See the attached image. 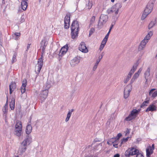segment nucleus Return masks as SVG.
I'll use <instances>...</instances> for the list:
<instances>
[{
	"mask_svg": "<svg viewBox=\"0 0 157 157\" xmlns=\"http://www.w3.org/2000/svg\"><path fill=\"white\" fill-rule=\"evenodd\" d=\"M79 28L78 21L76 20L73 21L71 26V34L72 39H75L78 36Z\"/></svg>",
	"mask_w": 157,
	"mask_h": 157,
	"instance_id": "f257e3e1",
	"label": "nucleus"
},
{
	"mask_svg": "<svg viewBox=\"0 0 157 157\" xmlns=\"http://www.w3.org/2000/svg\"><path fill=\"white\" fill-rule=\"evenodd\" d=\"M122 7L121 4L118 3L112 6V13L113 16L112 17V20L117 21L119 17L120 13L119 11Z\"/></svg>",
	"mask_w": 157,
	"mask_h": 157,
	"instance_id": "f03ea898",
	"label": "nucleus"
},
{
	"mask_svg": "<svg viewBox=\"0 0 157 157\" xmlns=\"http://www.w3.org/2000/svg\"><path fill=\"white\" fill-rule=\"evenodd\" d=\"M125 155L127 157L133 155H135L136 157H144L141 153L139 152L138 149L134 147L129 148L125 151Z\"/></svg>",
	"mask_w": 157,
	"mask_h": 157,
	"instance_id": "7ed1b4c3",
	"label": "nucleus"
},
{
	"mask_svg": "<svg viewBox=\"0 0 157 157\" xmlns=\"http://www.w3.org/2000/svg\"><path fill=\"white\" fill-rule=\"evenodd\" d=\"M153 7V4L152 2H150L148 3L141 17L142 20H144L147 15L151 12Z\"/></svg>",
	"mask_w": 157,
	"mask_h": 157,
	"instance_id": "20e7f679",
	"label": "nucleus"
},
{
	"mask_svg": "<svg viewBox=\"0 0 157 157\" xmlns=\"http://www.w3.org/2000/svg\"><path fill=\"white\" fill-rule=\"evenodd\" d=\"M15 134L18 136H20L22 134V126L21 122L19 120H17L15 125L14 129Z\"/></svg>",
	"mask_w": 157,
	"mask_h": 157,
	"instance_id": "39448f33",
	"label": "nucleus"
},
{
	"mask_svg": "<svg viewBox=\"0 0 157 157\" xmlns=\"http://www.w3.org/2000/svg\"><path fill=\"white\" fill-rule=\"evenodd\" d=\"M108 16L107 15L102 14L100 17L98 21V27L99 29L101 28L108 21Z\"/></svg>",
	"mask_w": 157,
	"mask_h": 157,
	"instance_id": "423d86ee",
	"label": "nucleus"
},
{
	"mask_svg": "<svg viewBox=\"0 0 157 157\" xmlns=\"http://www.w3.org/2000/svg\"><path fill=\"white\" fill-rule=\"evenodd\" d=\"M140 111V109L138 110L136 109H133L131 111L130 113L128 115V116L126 117L125 120L127 121H130L135 119L138 113Z\"/></svg>",
	"mask_w": 157,
	"mask_h": 157,
	"instance_id": "0eeeda50",
	"label": "nucleus"
},
{
	"mask_svg": "<svg viewBox=\"0 0 157 157\" xmlns=\"http://www.w3.org/2000/svg\"><path fill=\"white\" fill-rule=\"evenodd\" d=\"M43 54H42L41 57L39 58L37 61V67L35 71L37 74L36 77V78L40 72V70L41 69L43 64Z\"/></svg>",
	"mask_w": 157,
	"mask_h": 157,
	"instance_id": "6e6552de",
	"label": "nucleus"
},
{
	"mask_svg": "<svg viewBox=\"0 0 157 157\" xmlns=\"http://www.w3.org/2000/svg\"><path fill=\"white\" fill-rule=\"evenodd\" d=\"M28 144L25 142L22 141L21 143L18 150V152L20 155H21L27 149V147Z\"/></svg>",
	"mask_w": 157,
	"mask_h": 157,
	"instance_id": "1a4fd4ad",
	"label": "nucleus"
},
{
	"mask_svg": "<svg viewBox=\"0 0 157 157\" xmlns=\"http://www.w3.org/2000/svg\"><path fill=\"white\" fill-rule=\"evenodd\" d=\"M132 90V85H128L125 87L124 92V98L125 99H126L128 97Z\"/></svg>",
	"mask_w": 157,
	"mask_h": 157,
	"instance_id": "9d476101",
	"label": "nucleus"
},
{
	"mask_svg": "<svg viewBox=\"0 0 157 157\" xmlns=\"http://www.w3.org/2000/svg\"><path fill=\"white\" fill-rule=\"evenodd\" d=\"M48 91L47 90H44L40 92V100L44 101L47 97Z\"/></svg>",
	"mask_w": 157,
	"mask_h": 157,
	"instance_id": "9b49d317",
	"label": "nucleus"
},
{
	"mask_svg": "<svg viewBox=\"0 0 157 157\" xmlns=\"http://www.w3.org/2000/svg\"><path fill=\"white\" fill-rule=\"evenodd\" d=\"M150 67H148L147 70L144 73V78L146 80L145 84L147 83V81L151 79L150 76Z\"/></svg>",
	"mask_w": 157,
	"mask_h": 157,
	"instance_id": "f8f14e48",
	"label": "nucleus"
},
{
	"mask_svg": "<svg viewBox=\"0 0 157 157\" xmlns=\"http://www.w3.org/2000/svg\"><path fill=\"white\" fill-rule=\"evenodd\" d=\"M48 44V42L46 39L43 40L40 43V48H42V51L41 53L43 54L44 52L46 47Z\"/></svg>",
	"mask_w": 157,
	"mask_h": 157,
	"instance_id": "ddd939ff",
	"label": "nucleus"
},
{
	"mask_svg": "<svg viewBox=\"0 0 157 157\" xmlns=\"http://www.w3.org/2000/svg\"><path fill=\"white\" fill-rule=\"evenodd\" d=\"M80 62V59L77 57H75L71 60L70 64L72 67H74L78 64Z\"/></svg>",
	"mask_w": 157,
	"mask_h": 157,
	"instance_id": "4468645a",
	"label": "nucleus"
},
{
	"mask_svg": "<svg viewBox=\"0 0 157 157\" xmlns=\"http://www.w3.org/2000/svg\"><path fill=\"white\" fill-rule=\"evenodd\" d=\"M79 48V50L83 52L87 53L88 52V50L84 42L81 43Z\"/></svg>",
	"mask_w": 157,
	"mask_h": 157,
	"instance_id": "2eb2a0df",
	"label": "nucleus"
},
{
	"mask_svg": "<svg viewBox=\"0 0 157 157\" xmlns=\"http://www.w3.org/2000/svg\"><path fill=\"white\" fill-rule=\"evenodd\" d=\"M147 40H145V39H143L141 42L140 44L139 45L138 48V50L139 51H141L145 48L146 44L147 43Z\"/></svg>",
	"mask_w": 157,
	"mask_h": 157,
	"instance_id": "dca6fc26",
	"label": "nucleus"
},
{
	"mask_svg": "<svg viewBox=\"0 0 157 157\" xmlns=\"http://www.w3.org/2000/svg\"><path fill=\"white\" fill-rule=\"evenodd\" d=\"M27 81L26 79H24L21 87V92L22 94L24 93L25 91V87L27 85Z\"/></svg>",
	"mask_w": 157,
	"mask_h": 157,
	"instance_id": "f3484780",
	"label": "nucleus"
},
{
	"mask_svg": "<svg viewBox=\"0 0 157 157\" xmlns=\"http://www.w3.org/2000/svg\"><path fill=\"white\" fill-rule=\"evenodd\" d=\"M32 139L31 135L30 134H27L25 139L23 141L25 142L29 145L31 142Z\"/></svg>",
	"mask_w": 157,
	"mask_h": 157,
	"instance_id": "a211bd4d",
	"label": "nucleus"
},
{
	"mask_svg": "<svg viewBox=\"0 0 157 157\" xmlns=\"http://www.w3.org/2000/svg\"><path fill=\"white\" fill-rule=\"evenodd\" d=\"M27 0H22L21 2V7L23 10H25L27 6Z\"/></svg>",
	"mask_w": 157,
	"mask_h": 157,
	"instance_id": "6ab92c4d",
	"label": "nucleus"
},
{
	"mask_svg": "<svg viewBox=\"0 0 157 157\" xmlns=\"http://www.w3.org/2000/svg\"><path fill=\"white\" fill-rule=\"evenodd\" d=\"M156 106L153 105H151L149 106L148 107L146 110V112L149 111H156Z\"/></svg>",
	"mask_w": 157,
	"mask_h": 157,
	"instance_id": "aec40b11",
	"label": "nucleus"
},
{
	"mask_svg": "<svg viewBox=\"0 0 157 157\" xmlns=\"http://www.w3.org/2000/svg\"><path fill=\"white\" fill-rule=\"evenodd\" d=\"M16 88V84L14 82H12L9 85L10 88V94H11L13 91V90L15 89Z\"/></svg>",
	"mask_w": 157,
	"mask_h": 157,
	"instance_id": "412c9836",
	"label": "nucleus"
},
{
	"mask_svg": "<svg viewBox=\"0 0 157 157\" xmlns=\"http://www.w3.org/2000/svg\"><path fill=\"white\" fill-rule=\"evenodd\" d=\"M32 130V127L30 124H28L26 127L25 132L26 134H30Z\"/></svg>",
	"mask_w": 157,
	"mask_h": 157,
	"instance_id": "4be33fe9",
	"label": "nucleus"
},
{
	"mask_svg": "<svg viewBox=\"0 0 157 157\" xmlns=\"http://www.w3.org/2000/svg\"><path fill=\"white\" fill-rule=\"evenodd\" d=\"M67 47H63L60 51L59 54V56H61L62 55L66 53L67 50Z\"/></svg>",
	"mask_w": 157,
	"mask_h": 157,
	"instance_id": "5701e85b",
	"label": "nucleus"
},
{
	"mask_svg": "<svg viewBox=\"0 0 157 157\" xmlns=\"http://www.w3.org/2000/svg\"><path fill=\"white\" fill-rule=\"evenodd\" d=\"M74 109H71L69 110L67 116V117L65 119V121L66 122H67L69 120L71 116L72 112L74 111Z\"/></svg>",
	"mask_w": 157,
	"mask_h": 157,
	"instance_id": "b1692460",
	"label": "nucleus"
},
{
	"mask_svg": "<svg viewBox=\"0 0 157 157\" xmlns=\"http://www.w3.org/2000/svg\"><path fill=\"white\" fill-rule=\"evenodd\" d=\"M21 34L20 33H16L12 34V38L15 40H18L19 39Z\"/></svg>",
	"mask_w": 157,
	"mask_h": 157,
	"instance_id": "393cba45",
	"label": "nucleus"
},
{
	"mask_svg": "<svg viewBox=\"0 0 157 157\" xmlns=\"http://www.w3.org/2000/svg\"><path fill=\"white\" fill-rule=\"evenodd\" d=\"M10 106L11 110H13L15 106V100L13 98H12L11 100L10 103Z\"/></svg>",
	"mask_w": 157,
	"mask_h": 157,
	"instance_id": "a878e982",
	"label": "nucleus"
},
{
	"mask_svg": "<svg viewBox=\"0 0 157 157\" xmlns=\"http://www.w3.org/2000/svg\"><path fill=\"white\" fill-rule=\"evenodd\" d=\"M153 32L151 31H150L147 34L146 36L144 37V39H145V40H147V42H148V40H150L151 37L153 35Z\"/></svg>",
	"mask_w": 157,
	"mask_h": 157,
	"instance_id": "bb28decb",
	"label": "nucleus"
},
{
	"mask_svg": "<svg viewBox=\"0 0 157 157\" xmlns=\"http://www.w3.org/2000/svg\"><path fill=\"white\" fill-rule=\"evenodd\" d=\"M138 65V64L137 63L134 64L131 70L129 73L132 75L136 69Z\"/></svg>",
	"mask_w": 157,
	"mask_h": 157,
	"instance_id": "cd10ccee",
	"label": "nucleus"
},
{
	"mask_svg": "<svg viewBox=\"0 0 157 157\" xmlns=\"http://www.w3.org/2000/svg\"><path fill=\"white\" fill-rule=\"evenodd\" d=\"M51 85L49 82H47L43 86L44 90H47L48 91L49 89L51 87Z\"/></svg>",
	"mask_w": 157,
	"mask_h": 157,
	"instance_id": "c85d7f7f",
	"label": "nucleus"
},
{
	"mask_svg": "<svg viewBox=\"0 0 157 157\" xmlns=\"http://www.w3.org/2000/svg\"><path fill=\"white\" fill-rule=\"evenodd\" d=\"M70 13H67L64 18V22H70Z\"/></svg>",
	"mask_w": 157,
	"mask_h": 157,
	"instance_id": "c756f323",
	"label": "nucleus"
},
{
	"mask_svg": "<svg viewBox=\"0 0 157 157\" xmlns=\"http://www.w3.org/2000/svg\"><path fill=\"white\" fill-rule=\"evenodd\" d=\"M150 148H147L146 151V155L147 157H150V155L152 154V152H150V150L151 151V150H152L151 147H150Z\"/></svg>",
	"mask_w": 157,
	"mask_h": 157,
	"instance_id": "7c9ffc66",
	"label": "nucleus"
},
{
	"mask_svg": "<svg viewBox=\"0 0 157 157\" xmlns=\"http://www.w3.org/2000/svg\"><path fill=\"white\" fill-rule=\"evenodd\" d=\"M132 75L129 73L128 76L125 78L124 81V83H126L131 78Z\"/></svg>",
	"mask_w": 157,
	"mask_h": 157,
	"instance_id": "2f4dec72",
	"label": "nucleus"
},
{
	"mask_svg": "<svg viewBox=\"0 0 157 157\" xmlns=\"http://www.w3.org/2000/svg\"><path fill=\"white\" fill-rule=\"evenodd\" d=\"M17 54L16 53L14 52L12 58L11 59V63H13L14 62H15L17 61L16 56Z\"/></svg>",
	"mask_w": 157,
	"mask_h": 157,
	"instance_id": "473e14b6",
	"label": "nucleus"
},
{
	"mask_svg": "<svg viewBox=\"0 0 157 157\" xmlns=\"http://www.w3.org/2000/svg\"><path fill=\"white\" fill-rule=\"evenodd\" d=\"M116 21H115L114 20H113L112 24L110 27L109 32H110L112 29L114 25L115 24Z\"/></svg>",
	"mask_w": 157,
	"mask_h": 157,
	"instance_id": "72a5a7b5",
	"label": "nucleus"
},
{
	"mask_svg": "<svg viewBox=\"0 0 157 157\" xmlns=\"http://www.w3.org/2000/svg\"><path fill=\"white\" fill-rule=\"evenodd\" d=\"M86 8H87L88 9H90L91 8L92 6V4L91 2H90L89 1L87 4H86Z\"/></svg>",
	"mask_w": 157,
	"mask_h": 157,
	"instance_id": "f704fd0d",
	"label": "nucleus"
},
{
	"mask_svg": "<svg viewBox=\"0 0 157 157\" xmlns=\"http://www.w3.org/2000/svg\"><path fill=\"white\" fill-rule=\"evenodd\" d=\"M95 19V17L94 16H93L91 18V19L90 21V25L93 24Z\"/></svg>",
	"mask_w": 157,
	"mask_h": 157,
	"instance_id": "c9c22d12",
	"label": "nucleus"
},
{
	"mask_svg": "<svg viewBox=\"0 0 157 157\" xmlns=\"http://www.w3.org/2000/svg\"><path fill=\"white\" fill-rule=\"evenodd\" d=\"M155 21H151L149 24L148 26V28L149 29H151L155 25Z\"/></svg>",
	"mask_w": 157,
	"mask_h": 157,
	"instance_id": "e433bc0d",
	"label": "nucleus"
},
{
	"mask_svg": "<svg viewBox=\"0 0 157 157\" xmlns=\"http://www.w3.org/2000/svg\"><path fill=\"white\" fill-rule=\"evenodd\" d=\"M94 29L93 28H91L89 32V36H90L94 32Z\"/></svg>",
	"mask_w": 157,
	"mask_h": 157,
	"instance_id": "4c0bfd02",
	"label": "nucleus"
},
{
	"mask_svg": "<svg viewBox=\"0 0 157 157\" xmlns=\"http://www.w3.org/2000/svg\"><path fill=\"white\" fill-rule=\"evenodd\" d=\"M148 103V101H144L141 105L140 107H143L144 106H147V104Z\"/></svg>",
	"mask_w": 157,
	"mask_h": 157,
	"instance_id": "58836bf2",
	"label": "nucleus"
},
{
	"mask_svg": "<svg viewBox=\"0 0 157 157\" xmlns=\"http://www.w3.org/2000/svg\"><path fill=\"white\" fill-rule=\"evenodd\" d=\"M70 26L69 22H64V28L65 29H68Z\"/></svg>",
	"mask_w": 157,
	"mask_h": 157,
	"instance_id": "ea45409f",
	"label": "nucleus"
},
{
	"mask_svg": "<svg viewBox=\"0 0 157 157\" xmlns=\"http://www.w3.org/2000/svg\"><path fill=\"white\" fill-rule=\"evenodd\" d=\"M122 136V134L121 133H119L117 134L116 137H114V138L113 139H114L115 140H117V141Z\"/></svg>",
	"mask_w": 157,
	"mask_h": 157,
	"instance_id": "a19ab883",
	"label": "nucleus"
},
{
	"mask_svg": "<svg viewBox=\"0 0 157 157\" xmlns=\"http://www.w3.org/2000/svg\"><path fill=\"white\" fill-rule=\"evenodd\" d=\"M107 40L104 38V39L102 41L101 44L105 46L107 42Z\"/></svg>",
	"mask_w": 157,
	"mask_h": 157,
	"instance_id": "79ce46f5",
	"label": "nucleus"
},
{
	"mask_svg": "<svg viewBox=\"0 0 157 157\" xmlns=\"http://www.w3.org/2000/svg\"><path fill=\"white\" fill-rule=\"evenodd\" d=\"M8 111V108H4L3 109V112L4 113V115L6 117V113Z\"/></svg>",
	"mask_w": 157,
	"mask_h": 157,
	"instance_id": "37998d69",
	"label": "nucleus"
},
{
	"mask_svg": "<svg viewBox=\"0 0 157 157\" xmlns=\"http://www.w3.org/2000/svg\"><path fill=\"white\" fill-rule=\"evenodd\" d=\"M128 137H127L126 138H123L121 140V143L126 142L128 140Z\"/></svg>",
	"mask_w": 157,
	"mask_h": 157,
	"instance_id": "c03bdc74",
	"label": "nucleus"
},
{
	"mask_svg": "<svg viewBox=\"0 0 157 157\" xmlns=\"http://www.w3.org/2000/svg\"><path fill=\"white\" fill-rule=\"evenodd\" d=\"M157 96V90L154 92L152 95V97L155 98Z\"/></svg>",
	"mask_w": 157,
	"mask_h": 157,
	"instance_id": "a18cd8bd",
	"label": "nucleus"
},
{
	"mask_svg": "<svg viewBox=\"0 0 157 157\" xmlns=\"http://www.w3.org/2000/svg\"><path fill=\"white\" fill-rule=\"evenodd\" d=\"M139 75H138V74H137V73H136L134 74L132 77L135 78V79H136L138 77Z\"/></svg>",
	"mask_w": 157,
	"mask_h": 157,
	"instance_id": "49530a36",
	"label": "nucleus"
},
{
	"mask_svg": "<svg viewBox=\"0 0 157 157\" xmlns=\"http://www.w3.org/2000/svg\"><path fill=\"white\" fill-rule=\"evenodd\" d=\"M112 7L110 9H108L107 10V13L108 14H109L112 13Z\"/></svg>",
	"mask_w": 157,
	"mask_h": 157,
	"instance_id": "de8ad7c7",
	"label": "nucleus"
},
{
	"mask_svg": "<svg viewBox=\"0 0 157 157\" xmlns=\"http://www.w3.org/2000/svg\"><path fill=\"white\" fill-rule=\"evenodd\" d=\"M118 141H115V143H113V147L116 148H117L118 147L117 146L118 144Z\"/></svg>",
	"mask_w": 157,
	"mask_h": 157,
	"instance_id": "09e8293b",
	"label": "nucleus"
},
{
	"mask_svg": "<svg viewBox=\"0 0 157 157\" xmlns=\"http://www.w3.org/2000/svg\"><path fill=\"white\" fill-rule=\"evenodd\" d=\"M25 21V20L24 19V16H22L21 18L20 22L21 23H22V22H24Z\"/></svg>",
	"mask_w": 157,
	"mask_h": 157,
	"instance_id": "8fccbe9b",
	"label": "nucleus"
},
{
	"mask_svg": "<svg viewBox=\"0 0 157 157\" xmlns=\"http://www.w3.org/2000/svg\"><path fill=\"white\" fill-rule=\"evenodd\" d=\"M98 65L95 64L94 65L93 68V71H95L96 70V69L97 68Z\"/></svg>",
	"mask_w": 157,
	"mask_h": 157,
	"instance_id": "3c124183",
	"label": "nucleus"
},
{
	"mask_svg": "<svg viewBox=\"0 0 157 157\" xmlns=\"http://www.w3.org/2000/svg\"><path fill=\"white\" fill-rule=\"evenodd\" d=\"M155 89H151L149 93V94L150 95H151V94H152L153 93H154V91L155 90Z\"/></svg>",
	"mask_w": 157,
	"mask_h": 157,
	"instance_id": "603ef678",
	"label": "nucleus"
},
{
	"mask_svg": "<svg viewBox=\"0 0 157 157\" xmlns=\"http://www.w3.org/2000/svg\"><path fill=\"white\" fill-rule=\"evenodd\" d=\"M130 129H129L127 128L125 132V135L126 136L127 134H129L130 133Z\"/></svg>",
	"mask_w": 157,
	"mask_h": 157,
	"instance_id": "864d4df0",
	"label": "nucleus"
},
{
	"mask_svg": "<svg viewBox=\"0 0 157 157\" xmlns=\"http://www.w3.org/2000/svg\"><path fill=\"white\" fill-rule=\"evenodd\" d=\"M110 32H109V31L107 33V34L104 37V39H106L107 40H108V37H109V34Z\"/></svg>",
	"mask_w": 157,
	"mask_h": 157,
	"instance_id": "5fc2aeb1",
	"label": "nucleus"
},
{
	"mask_svg": "<svg viewBox=\"0 0 157 157\" xmlns=\"http://www.w3.org/2000/svg\"><path fill=\"white\" fill-rule=\"evenodd\" d=\"M113 138H112L110 139V141L112 142L113 144L115 143V141H117V140H115L114 139H113Z\"/></svg>",
	"mask_w": 157,
	"mask_h": 157,
	"instance_id": "6e6d98bb",
	"label": "nucleus"
},
{
	"mask_svg": "<svg viewBox=\"0 0 157 157\" xmlns=\"http://www.w3.org/2000/svg\"><path fill=\"white\" fill-rule=\"evenodd\" d=\"M113 138H112L110 139V141L112 142L113 144L115 143V141H117V140H115L114 139H113Z\"/></svg>",
	"mask_w": 157,
	"mask_h": 157,
	"instance_id": "4d7b16f0",
	"label": "nucleus"
},
{
	"mask_svg": "<svg viewBox=\"0 0 157 157\" xmlns=\"http://www.w3.org/2000/svg\"><path fill=\"white\" fill-rule=\"evenodd\" d=\"M136 79H135V78L132 77L130 83L129 85H132V83L135 81Z\"/></svg>",
	"mask_w": 157,
	"mask_h": 157,
	"instance_id": "13d9d810",
	"label": "nucleus"
},
{
	"mask_svg": "<svg viewBox=\"0 0 157 157\" xmlns=\"http://www.w3.org/2000/svg\"><path fill=\"white\" fill-rule=\"evenodd\" d=\"M142 70V68L141 67L138 70V71L136 72V73H137V74H138V75H139V74H140V73H141Z\"/></svg>",
	"mask_w": 157,
	"mask_h": 157,
	"instance_id": "bf43d9fd",
	"label": "nucleus"
},
{
	"mask_svg": "<svg viewBox=\"0 0 157 157\" xmlns=\"http://www.w3.org/2000/svg\"><path fill=\"white\" fill-rule=\"evenodd\" d=\"M104 46H104L102 45L101 44L100 48H99V50L101 51L104 48Z\"/></svg>",
	"mask_w": 157,
	"mask_h": 157,
	"instance_id": "052dcab7",
	"label": "nucleus"
},
{
	"mask_svg": "<svg viewBox=\"0 0 157 157\" xmlns=\"http://www.w3.org/2000/svg\"><path fill=\"white\" fill-rule=\"evenodd\" d=\"M7 101H8V98H7V101H6V103L5 105L4 106V108H8V103H7Z\"/></svg>",
	"mask_w": 157,
	"mask_h": 157,
	"instance_id": "680f3d73",
	"label": "nucleus"
},
{
	"mask_svg": "<svg viewBox=\"0 0 157 157\" xmlns=\"http://www.w3.org/2000/svg\"><path fill=\"white\" fill-rule=\"evenodd\" d=\"M120 155L119 154L117 153L116 154H115L114 156L113 157H120Z\"/></svg>",
	"mask_w": 157,
	"mask_h": 157,
	"instance_id": "e2e57ef3",
	"label": "nucleus"
},
{
	"mask_svg": "<svg viewBox=\"0 0 157 157\" xmlns=\"http://www.w3.org/2000/svg\"><path fill=\"white\" fill-rule=\"evenodd\" d=\"M102 57H103V55L101 54L100 56H99L98 58V60H100V61L102 59Z\"/></svg>",
	"mask_w": 157,
	"mask_h": 157,
	"instance_id": "0e129e2a",
	"label": "nucleus"
},
{
	"mask_svg": "<svg viewBox=\"0 0 157 157\" xmlns=\"http://www.w3.org/2000/svg\"><path fill=\"white\" fill-rule=\"evenodd\" d=\"M100 61L98 60V59L96 60V62L95 64L98 65L99 63L100 62Z\"/></svg>",
	"mask_w": 157,
	"mask_h": 157,
	"instance_id": "69168bd1",
	"label": "nucleus"
},
{
	"mask_svg": "<svg viewBox=\"0 0 157 157\" xmlns=\"http://www.w3.org/2000/svg\"><path fill=\"white\" fill-rule=\"evenodd\" d=\"M30 44H28V45H27V50L28 49H29V48H30Z\"/></svg>",
	"mask_w": 157,
	"mask_h": 157,
	"instance_id": "338daca9",
	"label": "nucleus"
},
{
	"mask_svg": "<svg viewBox=\"0 0 157 157\" xmlns=\"http://www.w3.org/2000/svg\"><path fill=\"white\" fill-rule=\"evenodd\" d=\"M152 147H153V149H154V144H153L152 145Z\"/></svg>",
	"mask_w": 157,
	"mask_h": 157,
	"instance_id": "774afa93",
	"label": "nucleus"
}]
</instances>
